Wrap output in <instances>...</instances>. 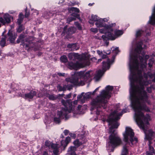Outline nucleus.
Returning a JSON list of instances; mask_svg holds the SVG:
<instances>
[{"instance_id":"57","label":"nucleus","mask_w":155,"mask_h":155,"mask_svg":"<svg viewBox=\"0 0 155 155\" xmlns=\"http://www.w3.org/2000/svg\"><path fill=\"white\" fill-rule=\"evenodd\" d=\"M81 106L80 105H79L78 106V110L79 111L81 110Z\"/></svg>"},{"instance_id":"24","label":"nucleus","mask_w":155,"mask_h":155,"mask_svg":"<svg viewBox=\"0 0 155 155\" xmlns=\"http://www.w3.org/2000/svg\"><path fill=\"white\" fill-rule=\"evenodd\" d=\"M4 19L6 23H9L10 22V16L8 14H5L4 16Z\"/></svg>"},{"instance_id":"38","label":"nucleus","mask_w":155,"mask_h":155,"mask_svg":"<svg viewBox=\"0 0 155 155\" xmlns=\"http://www.w3.org/2000/svg\"><path fill=\"white\" fill-rule=\"evenodd\" d=\"M84 94V93H82L80 95H78L77 96V99L78 101H81V100H83L81 98L83 97Z\"/></svg>"},{"instance_id":"40","label":"nucleus","mask_w":155,"mask_h":155,"mask_svg":"<svg viewBox=\"0 0 155 155\" xmlns=\"http://www.w3.org/2000/svg\"><path fill=\"white\" fill-rule=\"evenodd\" d=\"M76 19L75 17H72V16L68 18L67 19V21L68 22H70L71 21L75 20Z\"/></svg>"},{"instance_id":"44","label":"nucleus","mask_w":155,"mask_h":155,"mask_svg":"<svg viewBox=\"0 0 155 155\" xmlns=\"http://www.w3.org/2000/svg\"><path fill=\"white\" fill-rule=\"evenodd\" d=\"M0 22L3 25L5 24L6 23L5 20L2 17L0 18Z\"/></svg>"},{"instance_id":"19","label":"nucleus","mask_w":155,"mask_h":155,"mask_svg":"<svg viewBox=\"0 0 155 155\" xmlns=\"http://www.w3.org/2000/svg\"><path fill=\"white\" fill-rule=\"evenodd\" d=\"M68 57L69 59L71 60L73 58H75L79 59L80 55L77 53H70L68 55Z\"/></svg>"},{"instance_id":"55","label":"nucleus","mask_w":155,"mask_h":155,"mask_svg":"<svg viewBox=\"0 0 155 155\" xmlns=\"http://www.w3.org/2000/svg\"><path fill=\"white\" fill-rule=\"evenodd\" d=\"M58 74L60 76H64L65 74V73H58Z\"/></svg>"},{"instance_id":"28","label":"nucleus","mask_w":155,"mask_h":155,"mask_svg":"<svg viewBox=\"0 0 155 155\" xmlns=\"http://www.w3.org/2000/svg\"><path fill=\"white\" fill-rule=\"evenodd\" d=\"M107 25H104V26L103 27L104 28L101 29L99 30V31L101 33H107V32L110 31L109 30L107 29L105 27L107 26Z\"/></svg>"},{"instance_id":"12","label":"nucleus","mask_w":155,"mask_h":155,"mask_svg":"<svg viewBox=\"0 0 155 155\" xmlns=\"http://www.w3.org/2000/svg\"><path fill=\"white\" fill-rule=\"evenodd\" d=\"M68 66L70 67V69H77L84 67L82 64L78 62H76L75 63H74L72 62H70L68 63Z\"/></svg>"},{"instance_id":"49","label":"nucleus","mask_w":155,"mask_h":155,"mask_svg":"<svg viewBox=\"0 0 155 155\" xmlns=\"http://www.w3.org/2000/svg\"><path fill=\"white\" fill-rule=\"evenodd\" d=\"M67 89L68 90H70L72 89L73 86L71 85H67Z\"/></svg>"},{"instance_id":"6","label":"nucleus","mask_w":155,"mask_h":155,"mask_svg":"<svg viewBox=\"0 0 155 155\" xmlns=\"http://www.w3.org/2000/svg\"><path fill=\"white\" fill-rule=\"evenodd\" d=\"M102 63L103 68L102 70H99L94 77V79L96 81H99L104 73L107 69H109L110 67V61L109 59H108L106 62H103Z\"/></svg>"},{"instance_id":"42","label":"nucleus","mask_w":155,"mask_h":155,"mask_svg":"<svg viewBox=\"0 0 155 155\" xmlns=\"http://www.w3.org/2000/svg\"><path fill=\"white\" fill-rule=\"evenodd\" d=\"M58 149V148H56V149L53 150V152L54 154L55 155H58V154L59 150Z\"/></svg>"},{"instance_id":"13","label":"nucleus","mask_w":155,"mask_h":155,"mask_svg":"<svg viewBox=\"0 0 155 155\" xmlns=\"http://www.w3.org/2000/svg\"><path fill=\"white\" fill-rule=\"evenodd\" d=\"M8 37V39L11 43H13L15 40L17 35L14 32L9 31L7 34Z\"/></svg>"},{"instance_id":"30","label":"nucleus","mask_w":155,"mask_h":155,"mask_svg":"<svg viewBox=\"0 0 155 155\" xmlns=\"http://www.w3.org/2000/svg\"><path fill=\"white\" fill-rule=\"evenodd\" d=\"M68 10L70 12H74L78 13L79 12V10L78 8L74 7L69 8Z\"/></svg>"},{"instance_id":"18","label":"nucleus","mask_w":155,"mask_h":155,"mask_svg":"<svg viewBox=\"0 0 155 155\" xmlns=\"http://www.w3.org/2000/svg\"><path fill=\"white\" fill-rule=\"evenodd\" d=\"M67 47L69 48H71V51L76 50L78 49V47L75 43L69 44L68 45Z\"/></svg>"},{"instance_id":"62","label":"nucleus","mask_w":155,"mask_h":155,"mask_svg":"<svg viewBox=\"0 0 155 155\" xmlns=\"http://www.w3.org/2000/svg\"><path fill=\"white\" fill-rule=\"evenodd\" d=\"M97 110V111L96 112V114L97 115H99L100 113V111H98Z\"/></svg>"},{"instance_id":"45","label":"nucleus","mask_w":155,"mask_h":155,"mask_svg":"<svg viewBox=\"0 0 155 155\" xmlns=\"http://www.w3.org/2000/svg\"><path fill=\"white\" fill-rule=\"evenodd\" d=\"M57 88L59 91H63V87L59 85L57 86Z\"/></svg>"},{"instance_id":"25","label":"nucleus","mask_w":155,"mask_h":155,"mask_svg":"<svg viewBox=\"0 0 155 155\" xmlns=\"http://www.w3.org/2000/svg\"><path fill=\"white\" fill-rule=\"evenodd\" d=\"M23 15L22 13H20L19 16L18 18V19L17 23L18 25H20L22 21L23 18Z\"/></svg>"},{"instance_id":"41","label":"nucleus","mask_w":155,"mask_h":155,"mask_svg":"<svg viewBox=\"0 0 155 155\" xmlns=\"http://www.w3.org/2000/svg\"><path fill=\"white\" fill-rule=\"evenodd\" d=\"M75 25L79 30H81L82 27L80 24L78 22H75Z\"/></svg>"},{"instance_id":"39","label":"nucleus","mask_w":155,"mask_h":155,"mask_svg":"<svg viewBox=\"0 0 155 155\" xmlns=\"http://www.w3.org/2000/svg\"><path fill=\"white\" fill-rule=\"evenodd\" d=\"M52 143L50 141H46L45 142V145L48 147L49 148H50Z\"/></svg>"},{"instance_id":"54","label":"nucleus","mask_w":155,"mask_h":155,"mask_svg":"<svg viewBox=\"0 0 155 155\" xmlns=\"http://www.w3.org/2000/svg\"><path fill=\"white\" fill-rule=\"evenodd\" d=\"M107 55L106 54H103L101 56V57L102 59H104L107 58Z\"/></svg>"},{"instance_id":"58","label":"nucleus","mask_w":155,"mask_h":155,"mask_svg":"<svg viewBox=\"0 0 155 155\" xmlns=\"http://www.w3.org/2000/svg\"><path fill=\"white\" fill-rule=\"evenodd\" d=\"M18 95L19 96L23 97L24 98V95L23 94H21V93H20L19 94H18Z\"/></svg>"},{"instance_id":"20","label":"nucleus","mask_w":155,"mask_h":155,"mask_svg":"<svg viewBox=\"0 0 155 155\" xmlns=\"http://www.w3.org/2000/svg\"><path fill=\"white\" fill-rule=\"evenodd\" d=\"M99 18L96 15H92L91 18L90 19L89 22L90 24L94 25V21H98Z\"/></svg>"},{"instance_id":"33","label":"nucleus","mask_w":155,"mask_h":155,"mask_svg":"<svg viewBox=\"0 0 155 155\" xmlns=\"http://www.w3.org/2000/svg\"><path fill=\"white\" fill-rule=\"evenodd\" d=\"M60 60L62 62L66 63L68 61L67 57L65 55H63L60 58Z\"/></svg>"},{"instance_id":"7","label":"nucleus","mask_w":155,"mask_h":155,"mask_svg":"<svg viewBox=\"0 0 155 155\" xmlns=\"http://www.w3.org/2000/svg\"><path fill=\"white\" fill-rule=\"evenodd\" d=\"M61 103L65 107V108L62 109V110H65L67 111V114L68 113L71 112L73 110L74 107L72 104V102L70 100H68L65 101L64 99L61 101Z\"/></svg>"},{"instance_id":"51","label":"nucleus","mask_w":155,"mask_h":155,"mask_svg":"<svg viewBox=\"0 0 155 155\" xmlns=\"http://www.w3.org/2000/svg\"><path fill=\"white\" fill-rule=\"evenodd\" d=\"M67 85H64L63 87V91H66L67 89Z\"/></svg>"},{"instance_id":"35","label":"nucleus","mask_w":155,"mask_h":155,"mask_svg":"<svg viewBox=\"0 0 155 155\" xmlns=\"http://www.w3.org/2000/svg\"><path fill=\"white\" fill-rule=\"evenodd\" d=\"M18 28L17 29V32L20 33L24 29V28L22 25H19Z\"/></svg>"},{"instance_id":"60","label":"nucleus","mask_w":155,"mask_h":155,"mask_svg":"<svg viewBox=\"0 0 155 155\" xmlns=\"http://www.w3.org/2000/svg\"><path fill=\"white\" fill-rule=\"evenodd\" d=\"M99 87L97 88L93 92V94L95 92L97 91L98 90Z\"/></svg>"},{"instance_id":"22","label":"nucleus","mask_w":155,"mask_h":155,"mask_svg":"<svg viewBox=\"0 0 155 155\" xmlns=\"http://www.w3.org/2000/svg\"><path fill=\"white\" fill-rule=\"evenodd\" d=\"M6 38V37L4 36L1 38L0 41V45L2 47H4L5 45Z\"/></svg>"},{"instance_id":"1","label":"nucleus","mask_w":155,"mask_h":155,"mask_svg":"<svg viewBox=\"0 0 155 155\" xmlns=\"http://www.w3.org/2000/svg\"><path fill=\"white\" fill-rule=\"evenodd\" d=\"M134 49L132 50L130 54V60L129 64L130 71V90L131 101L130 105L135 112L134 117H136V48L134 45L132 43ZM136 121V119L134 118Z\"/></svg>"},{"instance_id":"56","label":"nucleus","mask_w":155,"mask_h":155,"mask_svg":"<svg viewBox=\"0 0 155 155\" xmlns=\"http://www.w3.org/2000/svg\"><path fill=\"white\" fill-rule=\"evenodd\" d=\"M102 19L103 22H107L108 20V19H107L106 18Z\"/></svg>"},{"instance_id":"36","label":"nucleus","mask_w":155,"mask_h":155,"mask_svg":"<svg viewBox=\"0 0 155 155\" xmlns=\"http://www.w3.org/2000/svg\"><path fill=\"white\" fill-rule=\"evenodd\" d=\"M49 98L50 100H53L57 99V97L56 96H55L54 95H51L49 96Z\"/></svg>"},{"instance_id":"3","label":"nucleus","mask_w":155,"mask_h":155,"mask_svg":"<svg viewBox=\"0 0 155 155\" xmlns=\"http://www.w3.org/2000/svg\"><path fill=\"white\" fill-rule=\"evenodd\" d=\"M113 89V86H107L105 90L102 91L100 95L91 102V110H93L95 108H98L101 107L105 109L107 104V101L106 99L110 97V93Z\"/></svg>"},{"instance_id":"53","label":"nucleus","mask_w":155,"mask_h":155,"mask_svg":"<svg viewBox=\"0 0 155 155\" xmlns=\"http://www.w3.org/2000/svg\"><path fill=\"white\" fill-rule=\"evenodd\" d=\"M97 53L99 55H101L103 54V52L99 50L97 51Z\"/></svg>"},{"instance_id":"23","label":"nucleus","mask_w":155,"mask_h":155,"mask_svg":"<svg viewBox=\"0 0 155 155\" xmlns=\"http://www.w3.org/2000/svg\"><path fill=\"white\" fill-rule=\"evenodd\" d=\"M90 97L91 94L89 93H87L85 94L84 95H83V100H81V102L83 103H84L85 102V100L89 98Z\"/></svg>"},{"instance_id":"50","label":"nucleus","mask_w":155,"mask_h":155,"mask_svg":"<svg viewBox=\"0 0 155 155\" xmlns=\"http://www.w3.org/2000/svg\"><path fill=\"white\" fill-rule=\"evenodd\" d=\"M69 132V130H65L64 131V133L65 135H67L68 134Z\"/></svg>"},{"instance_id":"37","label":"nucleus","mask_w":155,"mask_h":155,"mask_svg":"<svg viewBox=\"0 0 155 155\" xmlns=\"http://www.w3.org/2000/svg\"><path fill=\"white\" fill-rule=\"evenodd\" d=\"M50 147L53 150L56 149V148H58V147L57 145L55 144H53V143H52V144H51Z\"/></svg>"},{"instance_id":"11","label":"nucleus","mask_w":155,"mask_h":155,"mask_svg":"<svg viewBox=\"0 0 155 155\" xmlns=\"http://www.w3.org/2000/svg\"><path fill=\"white\" fill-rule=\"evenodd\" d=\"M67 28V26L64 27L62 34L66 33L67 35H71L74 33L76 31V28L74 27H71L68 29Z\"/></svg>"},{"instance_id":"63","label":"nucleus","mask_w":155,"mask_h":155,"mask_svg":"<svg viewBox=\"0 0 155 155\" xmlns=\"http://www.w3.org/2000/svg\"><path fill=\"white\" fill-rule=\"evenodd\" d=\"M101 60H102V59H100L98 60V62H101Z\"/></svg>"},{"instance_id":"21","label":"nucleus","mask_w":155,"mask_h":155,"mask_svg":"<svg viewBox=\"0 0 155 155\" xmlns=\"http://www.w3.org/2000/svg\"><path fill=\"white\" fill-rule=\"evenodd\" d=\"M97 27H102L104 25V24H103L102 19L101 18L98 19L95 24Z\"/></svg>"},{"instance_id":"52","label":"nucleus","mask_w":155,"mask_h":155,"mask_svg":"<svg viewBox=\"0 0 155 155\" xmlns=\"http://www.w3.org/2000/svg\"><path fill=\"white\" fill-rule=\"evenodd\" d=\"M27 9H26L25 10V17H28L29 15V13L28 12H27L26 11Z\"/></svg>"},{"instance_id":"17","label":"nucleus","mask_w":155,"mask_h":155,"mask_svg":"<svg viewBox=\"0 0 155 155\" xmlns=\"http://www.w3.org/2000/svg\"><path fill=\"white\" fill-rule=\"evenodd\" d=\"M71 140V138L70 137H66L65 140H62L61 142V146H63L65 148L69 142Z\"/></svg>"},{"instance_id":"9","label":"nucleus","mask_w":155,"mask_h":155,"mask_svg":"<svg viewBox=\"0 0 155 155\" xmlns=\"http://www.w3.org/2000/svg\"><path fill=\"white\" fill-rule=\"evenodd\" d=\"M67 115V111L65 110H62L58 112L57 116L54 118V121L56 123H59L61 119L64 118Z\"/></svg>"},{"instance_id":"31","label":"nucleus","mask_w":155,"mask_h":155,"mask_svg":"<svg viewBox=\"0 0 155 155\" xmlns=\"http://www.w3.org/2000/svg\"><path fill=\"white\" fill-rule=\"evenodd\" d=\"M25 37L24 34H21L19 37L18 38L17 40V42L19 43L20 41H23L24 38Z\"/></svg>"},{"instance_id":"10","label":"nucleus","mask_w":155,"mask_h":155,"mask_svg":"<svg viewBox=\"0 0 155 155\" xmlns=\"http://www.w3.org/2000/svg\"><path fill=\"white\" fill-rule=\"evenodd\" d=\"M110 31L108 32L105 35H103L102 36V38L104 41H107L108 40H114L117 38L115 35H114L110 32Z\"/></svg>"},{"instance_id":"15","label":"nucleus","mask_w":155,"mask_h":155,"mask_svg":"<svg viewBox=\"0 0 155 155\" xmlns=\"http://www.w3.org/2000/svg\"><path fill=\"white\" fill-rule=\"evenodd\" d=\"M76 150L75 147L71 146L70 147L68 150L67 155H76L75 151Z\"/></svg>"},{"instance_id":"47","label":"nucleus","mask_w":155,"mask_h":155,"mask_svg":"<svg viewBox=\"0 0 155 155\" xmlns=\"http://www.w3.org/2000/svg\"><path fill=\"white\" fill-rule=\"evenodd\" d=\"M71 97V94L70 93L69 94L65 96L64 97L65 99L69 98Z\"/></svg>"},{"instance_id":"59","label":"nucleus","mask_w":155,"mask_h":155,"mask_svg":"<svg viewBox=\"0 0 155 155\" xmlns=\"http://www.w3.org/2000/svg\"><path fill=\"white\" fill-rule=\"evenodd\" d=\"M78 100H75V101H74L73 102V103L74 104H78Z\"/></svg>"},{"instance_id":"4","label":"nucleus","mask_w":155,"mask_h":155,"mask_svg":"<svg viewBox=\"0 0 155 155\" xmlns=\"http://www.w3.org/2000/svg\"><path fill=\"white\" fill-rule=\"evenodd\" d=\"M91 71H88L86 73L85 71H80L74 73L71 78H66V81L72 84L74 86L83 85L84 82L91 76Z\"/></svg>"},{"instance_id":"2","label":"nucleus","mask_w":155,"mask_h":155,"mask_svg":"<svg viewBox=\"0 0 155 155\" xmlns=\"http://www.w3.org/2000/svg\"><path fill=\"white\" fill-rule=\"evenodd\" d=\"M112 116H110L109 119L107 120V121L108 123L110 126L109 129V133L111 134L109 136V141L107 143V148L110 149L111 151H113L114 148L120 145L122 143L120 138L114 133L115 130L114 128H117L119 125V124L115 121H113L112 118Z\"/></svg>"},{"instance_id":"27","label":"nucleus","mask_w":155,"mask_h":155,"mask_svg":"<svg viewBox=\"0 0 155 155\" xmlns=\"http://www.w3.org/2000/svg\"><path fill=\"white\" fill-rule=\"evenodd\" d=\"M116 25V24L115 23H113L110 24L109 25H107L106 26L105 28L111 31H113V29L112 28V27L113 26H114Z\"/></svg>"},{"instance_id":"16","label":"nucleus","mask_w":155,"mask_h":155,"mask_svg":"<svg viewBox=\"0 0 155 155\" xmlns=\"http://www.w3.org/2000/svg\"><path fill=\"white\" fill-rule=\"evenodd\" d=\"M26 42H28V44H24L23 45L24 46H25V48L26 49H27V48H29L28 49V51H29V49H30L31 48H32L34 47L35 44L33 42H32V41H29L27 39L26 40Z\"/></svg>"},{"instance_id":"14","label":"nucleus","mask_w":155,"mask_h":155,"mask_svg":"<svg viewBox=\"0 0 155 155\" xmlns=\"http://www.w3.org/2000/svg\"><path fill=\"white\" fill-rule=\"evenodd\" d=\"M36 95V92L35 91H32L28 93L25 94L24 98H25L32 99Z\"/></svg>"},{"instance_id":"34","label":"nucleus","mask_w":155,"mask_h":155,"mask_svg":"<svg viewBox=\"0 0 155 155\" xmlns=\"http://www.w3.org/2000/svg\"><path fill=\"white\" fill-rule=\"evenodd\" d=\"M111 50L114 53L117 54L119 52V48L118 47H112L111 48Z\"/></svg>"},{"instance_id":"64","label":"nucleus","mask_w":155,"mask_h":155,"mask_svg":"<svg viewBox=\"0 0 155 155\" xmlns=\"http://www.w3.org/2000/svg\"><path fill=\"white\" fill-rule=\"evenodd\" d=\"M60 95L61 97H63L64 96V94H61Z\"/></svg>"},{"instance_id":"48","label":"nucleus","mask_w":155,"mask_h":155,"mask_svg":"<svg viewBox=\"0 0 155 155\" xmlns=\"http://www.w3.org/2000/svg\"><path fill=\"white\" fill-rule=\"evenodd\" d=\"M49 13L47 12H45L44 14L43 15V16L45 17H46L47 18H48V16Z\"/></svg>"},{"instance_id":"43","label":"nucleus","mask_w":155,"mask_h":155,"mask_svg":"<svg viewBox=\"0 0 155 155\" xmlns=\"http://www.w3.org/2000/svg\"><path fill=\"white\" fill-rule=\"evenodd\" d=\"M91 31L94 33H97L98 31L97 29V28H91Z\"/></svg>"},{"instance_id":"5","label":"nucleus","mask_w":155,"mask_h":155,"mask_svg":"<svg viewBox=\"0 0 155 155\" xmlns=\"http://www.w3.org/2000/svg\"><path fill=\"white\" fill-rule=\"evenodd\" d=\"M135 133L133 129L130 127H126L124 133L123 134L124 140L128 142L129 140L132 143L135 138L134 137Z\"/></svg>"},{"instance_id":"32","label":"nucleus","mask_w":155,"mask_h":155,"mask_svg":"<svg viewBox=\"0 0 155 155\" xmlns=\"http://www.w3.org/2000/svg\"><path fill=\"white\" fill-rule=\"evenodd\" d=\"M84 143L81 141L80 142L78 140H76L74 142V145L77 146H79L82 144Z\"/></svg>"},{"instance_id":"46","label":"nucleus","mask_w":155,"mask_h":155,"mask_svg":"<svg viewBox=\"0 0 155 155\" xmlns=\"http://www.w3.org/2000/svg\"><path fill=\"white\" fill-rule=\"evenodd\" d=\"M73 17H75L76 18H78L79 15L77 14L73 13L71 15Z\"/></svg>"},{"instance_id":"29","label":"nucleus","mask_w":155,"mask_h":155,"mask_svg":"<svg viewBox=\"0 0 155 155\" xmlns=\"http://www.w3.org/2000/svg\"><path fill=\"white\" fill-rule=\"evenodd\" d=\"M123 33V31L120 30H116L114 31L115 35L117 37L122 35Z\"/></svg>"},{"instance_id":"8","label":"nucleus","mask_w":155,"mask_h":155,"mask_svg":"<svg viewBox=\"0 0 155 155\" xmlns=\"http://www.w3.org/2000/svg\"><path fill=\"white\" fill-rule=\"evenodd\" d=\"M128 111V110L125 108L122 110L121 113H120L118 112L119 111L118 110H116L110 114L107 119H109L110 117L112 116V120L113 121H114L117 122V120L120 119L119 116H121L123 113L127 112Z\"/></svg>"},{"instance_id":"26","label":"nucleus","mask_w":155,"mask_h":155,"mask_svg":"<svg viewBox=\"0 0 155 155\" xmlns=\"http://www.w3.org/2000/svg\"><path fill=\"white\" fill-rule=\"evenodd\" d=\"M128 153V150L126 145L123 147L121 155H127Z\"/></svg>"},{"instance_id":"61","label":"nucleus","mask_w":155,"mask_h":155,"mask_svg":"<svg viewBox=\"0 0 155 155\" xmlns=\"http://www.w3.org/2000/svg\"><path fill=\"white\" fill-rule=\"evenodd\" d=\"M103 52L104 53L106 54H109L110 53V51H109V52L107 53L105 51H103Z\"/></svg>"}]
</instances>
